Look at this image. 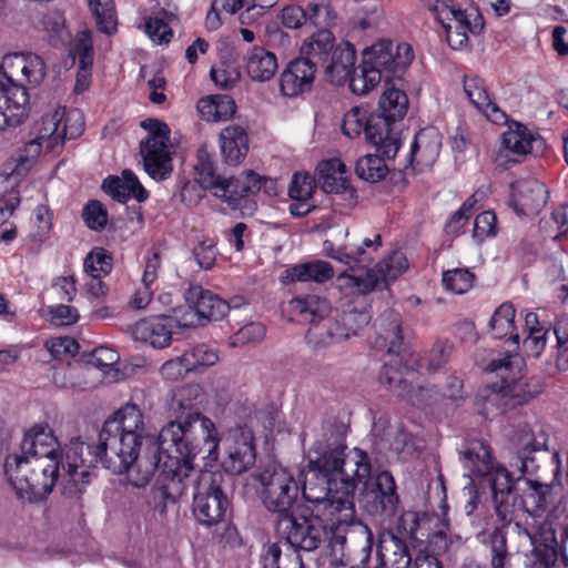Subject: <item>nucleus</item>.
<instances>
[{
    "mask_svg": "<svg viewBox=\"0 0 568 568\" xmlns=\"http://www.w3.org/2000/svg\"><path fill=\"white\" fill-rule=\"evenodd\" d=\"M82 442L72 438L60 449L53 430L48 425H36L29 429L21 442L20 450L6 458L4 473L19 499L36 501L47 497L58 479L62 480L63 494L73 496L82 493V485L90 481L92 467L85 469L81 459L74 463L68 458L70 445Z\"/></svg>",
    "mask_w": 568,
    "mask_h": 568,
    "instance_id": "obj_1",
    "label": "nucleus"
},
{
    "mask_svg": "<svg viewBox=\"0 0 568 568\" xmlns=\"http://www.w3.org/2000/svg\"><path fill=\"white\" fill-rule=\"evenodd\" d=\"M346 427L342 423L328 424L322 436L308 450V471L302 495L306 501L329 500L348 501L355 510L354 493L358 481L371 475L369 457L363 449L354 448L345 455L347 448Z\"/></svg>",
    "mask_w": 568,
    "mask_h": 568,
    "instance_id": "obj_2",
    "label": "nucleus"
},
{
    "mask_svg": "<svg viewBox=\"0 0 568 568\" xmlns=\"http://www.w3.org/2000/svg\"><path fill=\"white\" fill-rule=\"evenodd\" d=\"M308 503L313 505L310 517L295 516L292 513L277 518L275 524L277 535L297 552L314 551L328 540L334 557L333 562L346 566L348 559L344 552L345 532L355 523L356 510L351 509L348 501L337 503V505L329 500Z\"/></svg>",
    "mask_w": 568,
    "mask_h": 568,
    "instance_id": "obj_3",
    "label": "nucleus"
},
{
    "mask_svg": "<svg viewBox=\"0 0 568 568\" xmlns=\"http://www.w3.org/2000/svg\"><path fill=\"white\" fill-rule=\"evenodd\" d=\"M144 434V418L141 409L134 404H128L104 422L97 445L73 442L68 450V458L74 463L82 453H87V459L81 464L84 469L95 468L101 464L112 473H121L128 463L136 458ZM81 462L83 463V459ZM85 471L81 470V474Z\"/></svg>",
    "mask_w": 568,
    "mask_h": 568,
    "instance_id": "obj_4",
    "label": "nucleus"
},
{
    "mask_svg": "<svg viewBox=\"0 0 568 568\" xmlns=\"http://www.w3.org/2000/svg\"><path fill=\"white\" fill-rule=\"evenodd\" d=\"M201 387L196 384L184 385L176 389L170 406L173 420L160 430L163 447H178L184 456H197L202 443H211L207 459H219L220 443L215 436L214 423L203 416L197 407Z\"/></svg>",
    "mask_w": 568,
    "mask_h": 568,
    "instance_id": "obj_5",
    "label": "nucleus"
},
{
    "mask_svg": "<svg viewBox=\"0 0 568 568\" xmlns=\"http://www.w3.org/2000/svg\"><path fill=\"white\" fill-rule=\"evenodd\" d=\"M178 447H163L161 433L150 454L136 458L125 466L120 474L126 473L128 481L136 488L145 487L154 473L159 474L160 491L164 503H176L185 493V481L193 475V459L196 456H184Z\"/></svg>",
    "mask_w": 568,
    "mask_h": 568,
    "instance_id": "obj_6",
    "label": "nucleus"
},
{
    "mask_svg": "<svg viewBox=\"0 0 568 568\" xmlns=\"http://www.w3.org/2000/svg\"><path fill=\"white\" fill-rule=\"evenodd\" d=\"M45 77L43 59L32 52L3 57L0 64V131L19 125L29 112L26 85L37 87Z\"/></svg>",
    "mask_w": 568,
    "mask_h": 568,
    "instance_id": "obj_7",
    "label": "nucleus"
},
{
    "mask_svg": "<svg viewBox=\"0 0 568 568\" xmlns=\"http://www.w3.org/2000/svg\"><path fill=\"white\" fill-rule=\"evenodd\" d=\"M196 182L203 190L220 199L231 210L251 209L248 197L262 189L270 192L275 182L255 173L244 171L237 178H224L216 172L214 156L205 149L197 151V162L194 166Z\"/></svg>",
    "mask_w": 568,
    "mask_h": 568,
    "instance_id": "obj_8",
    "label": "nucleus"
},
{
    "mask_svg": "<svg viewBox=\"0 0 568 568\" xmlns=\"http://www.w3.org/2000/svg\"><path fill=\"white\" fill-rule=\"evenodd\" d=\"M193 485L192 513L196 521L206 527L221 524L230 508L225 493L226 479L221 471L195 469L185 481Z\"/></svg>",
    "mask_w": 568,
    "mask_h": 568,
    "instance_id": "obj_9",
    "label": "nucleus"
},
{
    "mask_svg": "<svg viewBox=\"0 0 568 568\" xmlns=\"http://www.w3.org/2000/svg\"><path fill=\"white\" fill-rule=\"evenodd\" d=\"M545 525L550 537L532 544L535 568H556L561 562L568 568V493L547 513Z\"/></svg>",
    "mask_w": 568,
    "mask_h": 568,
    "instance_id": "obj_10",
    "label": "nucleus"
},
{
    "mask_svg": "<svg viewBox=\"0 0 568 568\" xmlns=\"http://www.w3.org/2000/svg\"><path fill=\"white\" fill-rule=\"evenodd\" d=\"M346 295V293L344 292ZM347 295H352L347 293ZM358 297L337 312L334 320H328L323 326L310 327L306 338L314 348L328 347L341 343L352 335H357L372 320L371 312L362 294Z\"/></svg>",
    "mask_w": 568,
    "mask_h": 568,
    "instance_id": "obj_11",
    "label": "nucleus"
},
{
    "mask_svg": "<svg viewBox=\"0 0 568 568\" xmlns=\"http://www.w3.org/2000/svg\"><path fill=\"white\" fill-rule=\"evenodd\" d=\"M443 26L448 45L462 50L468 44V33L479 34L485 27L484 18L473 4L459 0H435L430 6Z\"/></svg>",
    "mask_w": 568,
    "mask_h": 568,
    "instance_id": "obj_12",
    "label": "nucleus"
},
{
    "mask_svg": "<svg viewBox=\"0 0 568 568\" xmlns=\"http://www.w3.org/2000/svg\"><path fill=\"white\" fill-rule=\"evenodd\" d=\"M408 267L406 256L395 251L382 260L375 268L365 272L352 271L344 272L336 278L338 288L342 292L351 294H366L383 285H387L389 281H394L403 274Z\"/></svg>",
    "mask_w": 568,
    "mask_h": 568,
    "instance_id": "obj_13",
    "label": "nucleus"
},
{
    "mask_svg": "<svg viewBox=\"0 0 568 568\" xmlns=\"http://www.w3.org/2000/svg\"><path fill=\"white\" fill-rule=\"evenodd\" d=\"M141 126L149 133L140 143L144 170L153 180L163 181L173 170L168 125L156 119H145Z\"/></svg>",
    "mask_w": 568,
    "mask_h": 568,
    "instance_id": "obj_14",
    "label": "nucleus"
},
{
    "mask_svg": "<svg viewBox=\"0 0 568 568\" xmlns=\"http://www.w3.org/2000/svg\"><path fill=\"white\" fill-rule=\"evenodd\" d=\"M500 383H494L480 388L475 397L477 413L486 418L505 413L517 405H523L532 397V393L526 390V383L521 379H511L500 375Z\"/></svg>",
    "mask_w": 568,
    "mask_h": 568,
    "instance_id": "obj_15",
    "label": "nucleus"
},
{
    "mask_svg": "<svg viewBox=\"0 0 568 568\" xmlns=\"http://www.w3.org/2000/svg\"><path fill=\"white\" fill-rule=\"evenodd\" d=\"M262 485L261 498L268 511L280 517L291 515L298 497L300 486L293 474L278 467L266 469L260 476Z\"/></svg>",
    "mask_w": 568,
    "mask_h": 568,
    "instance_id": "obj_16",
    "label": "nucleus"
},
{
    "mask_svg": "<svg viewBox=\"0 0 568 568\" xmlns=\"http://www.w3.org/2000/svg\"><path fill=\"white\" fill-rule=\"evenodd\" d=\"M221 466L225 473L241 475L251 469L256 462L254 434L246 427L230 429L222 438Z\"/></svg>",
    "mask_w": 568,
    "mask_h": 568,
    "instance_id": "obj_17",
    "label": "nucleus"
},
{
    "mask_svg": "<svg viewBox=\"0 0 568 568\" xmlns=\"http://www.w3.org/2000/svg\"><path fill=\"white\" fill-rule=\"evenodd\" d=\"M414 57L410 44L394 43L388 39H379L363 51L365 63L381 71L385 78L403 73L410 65Z\"/></svg>",
    "mask_w": 568,
    "mask_h": 568,
    "instance_id": "obj_18",
    "label": "nucleus"
},
{
    "mask_svg": "<svg viewBox=\"0 0 568 568\" xmlns=\"http://www.w3.org/2000/svg\"><path fill=\"white\" fill-rule=\"evenodd\" d=\"M364 484L362 503L365 510L373 516L393 517L399 504L397 486L389 471H381L371 479V475L358 484Z\"/></svg>",
    "mask_w": 568,
    "mask_h": 568,
    "instance_id": "obj_19",
    "label": "nucleus"
},
{
    "mask_svg": "<svg viewBox=\"0 0 568 568\" xmlns=\"http://www.w3.org/2000/svg\"><path fill=\"white\" fill-rule=\"evenodd\" d=\"M64 116V109H57L52 113L44 114L37 129V135L24 144L18 155L17 169H26L45 149L55 152L63 145L61 121Z\"/></svg>",
    "mask_w": 568,
    "mask_h": 568,
    "instance_id": "obj_20",
    "label": "nucleus"
},
{
    "mask_svg": "<svg viewBox=\"0 0 568 568\" xmlns=\"http://www.w3.org/2000/svg\"><path fill=\"white\" fill-rule=\"evenodd\" d=\"M406 368L398 358L386 363L379 373L381 384L388 387L397 397L405 399L414 406H427L430 404L433 389L429 387H418L414 389L405 377Z\"/></svg>",
    "mask_w": 568,
    "mask_h": 568,
    "instance_id": "obj_21",
    "label": "nucleus"
},
{
    "mask_svg": "<svg viewBox=\"0 0 568 568\" xmlns=\"http://www.w3.org/2000/svg\"><path fill=\"white\" fill-rule=\"evenodd\" d=\"M315 61L297 57L291 60L281 72L278 80L280 93L284 98H297L311 91L316 75Z\"/></svg>",
    "mask_w": 568,
    "mask_h": 568,
    "instance_id": "obj_22",
    "label": "nucleus"
},
{
    "mask_svg": "<svg viewBox=\"0 0 568 568\" xmlns=\"http://www.w3.org/2000/svg\"><path fill=\"white\" fill-rule=\"evenodd\" d=\"M537 136L525 125L514 122L503 133L500 146L495 155V163L498 166L507 168L510 163L518 162L532 150Z\"/></svg>",
    "mask_w": 568,
    "mask_h": 568,
    "instance_id": "obj_23",
    "label": "nucleus"
},
{
    "mask_svg": "<svg viewBox=\"0 0 568 568\" xmlns=\"http://www.w3.org/2000/svg\"><path fill=\"white\" fill-rule=\"evenodd\" d=\"M547 197V189L536 179H520L510 184L509 205L518 216L538 213Z\"/></svg>",
    "mask_w": 568,
    "mask_h": 568,
    "instance_id": "obj_24",
    "label": "nucleus"
},
{
    "mask_svg": "<svg viewBox=\"0 0 568 568\" xmlns=\"http://www.w3.org/2000/svg\"><path fill=\"white\" fill-rule=\"evenodd\" d=\"M393 122L378 111L369 112L366 123L365 139L376 148V152L393 159L397 154L400 141L393 130Z\"/></svg>",
    "mask_w": 568,
    "mask_h": 568,
    "instance_id": "obj_25",
    "label": "nucleus"
},
{
    "mask_svg": "<svg viewBox=\"0 0 568 568\" xmlns=\"http://www.w3.org/2000/svg\"><path fill=\"white\" fill-rule=\"evenodd\" d=\"M174 328L175 320L172 316H152L139 321L133 327V335L154 348H164L170 345Z\"/></svg>",
    "mask_w": 568,
    "mask_h": 568,
    "instance_id": "obj_26",
    "label": "nucleus"
},
{
    "mask_svg": "<svg viewBox=\"0 0 568 568\" xmlns=\"http://www.w3.org/2000/svg\"><path fill=\"white\" fill-rule=\"evenodd\" d=\"M185 302L196 310L203 321L222 320L230 311L226 301L200 285L189 287L185 292Z\"/></svg>",
    "mask_w": 568,
    "mask_h": 568,
    "instance_id": "obj_27",
    "label": "nucleus"
},
{
    "mask_svg": "<svg viewBox=\"0 0 568 568\" xmlns=\"http://www.w3.org/2000/svg\"><path fill=\"white\" fill-rule=\"evenodd\" d=\"M464 91L469 101L491 122L500 124L506 121V114L490 97L483 79L473 75L465 77Z\"/></svg>",
    "mask_w": 568,
    "mask_h": 568,
    "instance_id": "obj_28",
    "label": "nucleus"
},
{
    "mask_svg": "<svg viewBox=\"0 0 568 568\" xmlns=\"http://www.w3.org/2000/svg\"><path fill=\"white\" fill-rule=\"evenodd\" d=\"M244 69L254 82H268L278 70L277 57L263 47H253L244 57Z\"/></svg>",
    "mask_w": 568,
    "mask_h": 568,
    "instance_id": "obj_29",
    "label": "nucleus"
},
{
    "mask_svg": "<svg viewBox=\"0 0 568 568\" xmlns=\"http://www.w3.org/2000/svg\"><path fill=\"white\" fill-rule=\"evenodd\" d=\"M102 189L119 203H125L130 197L136 199L138 202H144L148 199L146 190L131 170H124L121 178L108 176L103 181Z\"/></svg>",
    "mask_w": 568,
    "mask_h": 568,
    "instance_id": "obj_30",
    "label": "nucleus"
},
{
    "mask_svg": "<svg viewBox=\"0 0 568 568\" xmlns=\"http://www.w3.org/2000/svg\"><path fill=\"white\" fill-rule=\"evenodd\" d=\"M381 235H376L374 240L365 239L363 245L356 246L352 244L339 245L338 247L329 241L325 240L323 250L326 256L334 258L343 264L364 265L371 262L372 257L367 254L365 247L377 250L381 246Z\"/></svg>",
    "mask_w": 568,
    "mask_h": 568,
    "instance_id": "obj_31",
    "label": "nucleus"
},
{
    "mask_svg": "<svg viewBox=\"0 0 568 568\" xmlns=\"http://www.w3.org/2000/svg\"><path fill=\"white\" fill-rule=\"evenodd\" d=\"M356 51L353 44L344 42L332 52L326 65V78L334 85H343L354 72Z\"/></svg>",
    "mask_w": 568,
    "mask_h": 568,
    "instance_id": "obj_32",
    "label": "nucleus"
},
{
    "mask_svg": "<svg viewBox=\"0 0 568 568\" xmlns=\"http://www.w3.org/2000/svg\"><path fill=\"white\" fill-rule=\"evenodd\" d=\"M221 152L230 165L240 164L248 152V138L240 125H229L220 134Z\"/></svg>",
    "mask_w": 568,
    "mask_h": 568,
    "instance_id": "obj_33",
    "label": "nucleus"
},
{
    "mask_svg": "<svg viewBox=\"0 0 568 568\" xmlns=\"http://www.w3.org/2000/svg\"><path fill=\"white\" fill-rule=\"evenodd\" d=\"M523 483L525 488L521 489L523 493L519 496L520 509L532 517L541 516L550 501L552 486L526 478L523 479Z\"/></svg>",
    "mask_w": 568,
    "mask_h": 568,
    "instance_id": "obj_34",
    "label": "nucleus"
},
{
    "mask_svg": "<svg viewBox=\"0 0 568 568\" xmlns=\"http://www.w3.org/2000/svg\"><path fill=\"white\" fill-rule=\"evenodd\" d=\"M442 148V138L434 128H425L416 135L410 146V164L430 165L435 162Z\"/></svg>",
    "mask_w": 568,
    "mask_h": 568,
    "instance_id": "obj_35",
    "label": "nucleus"
},
{
    "mask_svg": "<svg viewBox=\"0 0 568 568\" xmlns=\"http://www.w3.org/2000/svg\"><path fill=\"white\" fill-rule=\"evenodd\" d=\"M293 311L298 313L304 321H308L312 326H323L327 323L326 315L331 311L329 303L326 298L318 295H306L296 297L292 302Z\"/></svg>",
    "mask_w": 568,
    "mask_h": 568,
    "instance_id": "obj_36",
    "label": "nucleus"
},
{
    "mask_svg": "<svg viewBox=\"0 0 568 568\" xmlns=\"http://www.w3.org/2000/svg\"><path fill=\"white\" fill-rule=\"evenodd\" d=\"M462 459L464 467L475 477H484L495 465L489 447L479 440L468 444Z\"/></svg>",
    "mask_w": 568,
    "mask_h": 568,
    "instance_id": "obj_37",
    "label": "nucleus"
},
{
    "mask_svg": "<svg viewBox=\"0 0 568 568\" xmlns=\"http://www.w3.org/2000/svg\"><path fill=\"white\" fill-rule=\"evenodd\" d=\"M379 555L384 566L409 567L412 557L403 537L393 532L383 536L379 544Z\"/></svg>",
    "mask_w": 568,
    "mask_h": 568,
    "instance_id": "obj_38",
    "label": "nucleus"
},
{
    "mask_svg": "<svg viewBox=\"0 0 568 568\" xmlns=\"http://www.w3.org/2000/svg\"><path fill=\"white\" fill-rule=\"evenodd\" d=\"M335 37L328 29H320L310 36L301 47V57L315 61V65L321 61H326L329 53L333 52Z\"/></svg>",
    "mask_w": 568,
    "mask_h": 568,
    "instance_id": "obj_39",
    "label": "nucleus"
},
{
    "mask_svg": "<svg viewBox=\"0 0 568 568\" xmlns=\"http://www.w3.org/2000/svg\"><path fill=\"white\" fill-rule=\"evenodd\" d=\"M542 449H545V440H538L529 432L520 435L516 450V463L514 464L518 468L520 476L531 475L536 471L538 466L532 454Z\"/></svg>",
    "mask_w": 568,
    "mask_h": 568,
    "instance_id": "obj_40",
    "label": "nucleus"
},
{
    "mask_svg": "<svg viewBox=\"0 0 568 568\" xmlns=\"http://www.w3.org/2000/svg\"><path fill=\"white\" fill-rule=\"evenodd\" d=\"M318 182L326 193H341L346 189L345 165L338 159L322 162L317 168Z\"/></svg>",
    "mask_w": 568,
    "mask_h": 568,
    "instance_id": "obj_41",
    "label": "nucleus"
},
{
    "mask_svg": "<svg viewBox=\"0 0 568 568\" xmlns=\"http://www.w3.org/2000/svg\"><path fill=\"white\" fill-rule=\"evenodd\" d=\"M197 111L204 121H225L235 113V102L227 95L206 97L197 102Z\"/></svg>",
    "mask_w": 568,
    "mask_h": 568,
    "instance_id": "obj_42",
    "label": "nucleus"
},
{
    "mask_svg": "<svg viewBox=\"0 0 568 568\" xmlns=\"http://www.w3.org/2000/svg\"><path fill=\"white\" fill-rule=\"evenodd\" d=\"M285 273L286 277L291 281H313L317 283H324L334 275L332 265L328 262L320 260L294 265L293 267L287 268Z\"/></svg>",
    "mask_w": 568,
    "mask_h": 568,
    "instance_id": "obj_43",
    "label": "nucleus"
},
{
    "mask_svg": "<svg viewBox=\"0 0 568 568\" xmlns=\"http://www.w3.org/2000/svg\"><path fill=\"white\" fill-rule=\"evenodd\" d=\"M515 308L510 303H503L496 308L489 320V328L497 338L509 335V339L514 345H519V335L515 333Z\"/></svg>",
    "mask_w": 568,
    "mask_h": 568,
    "instance_id": "obj_44",
    "label": "nucleus"
},
{
    "mask_svg": "<svg viewBox=\"0 0 568 568\" xmlns=\"http://www.w3.org/2000/svg\"><path fill=\"white\" fill-rule=\"evenodd\" d=\"M408 98L403 90L387 88L378 103L377 111L393 123L400 121L407 113Z\"/></svg>",
    "mask_w": 568,
    "mask_h": 568,
    "instance_id": "obj_45",
    "label": "nucleus"
},
{
    "mask_svg": "<svg viewBox=\"0 0 568 568\" xmlns=\"http://www.w3.org/2000/svg\"><path fill=\"white\" fill-rule=\"evenodd\" d=\"M282 550L278 544L273 542L263 547L261 564L263 568H305L301 555L291 550L282 559Z\"/></svg>",
    "mask_w": 568,
    "mask_h": 568,
    "instance_id": "obj_46",
    "label": "nucleus"
},
{
    "mask_svg": "<svg viewBox=\"0 0 568 568\" xmlns=\"http://www.w3.org/2000/svg\"><path fill=\"white\" fill-rule=\"evenodd\" d=\"M381 329L379 337L388 343L389 352H395L402 343V318L394 310L385 311L377 320Z\"/></svg>",
    "mask_w": 568,
    "mask_h": 568,
    "instance_id": "obj_47",
    "label": "nucleus"
},
{
    "mask_svg": "<svg viewBox=\"0 0 568 568\" xmlns=\"http://www.w3.org/2000/svg\"><path fill=\"white\" fill-rule=\"evenodd\" d=\"M385 160L389 159L378 152L365 155L356 162V174L365 181L378 182L386 176L388 171Z\"/></svg>",
    "mask_w": 568,
    "mask_h": 568,
    "instance_id": "obj_48",
    "label": "nucleus"
},
{
    "mask_svg": "<svg viewBox=\"0 0 568 568\" xmlns=\"http://www.w3.org/2000/svg\"><path fill=\"white\" fill-rule=\"evenodd\" d=\"M487 545L490 552L491 568H507L510 562V554L507 547V536L503 527H496L488 534Z\"/></svg>",
    "mask_w": 568,
    "mask_h": 568,
    "instance_id": "obj_49",
    "label": "nucleus"
},
{
    "mask_svg": "<svg viewBox=\"0 0 568 568\" xmlns=\"http://www.w3.org/2000/svg\"><path fill=\"white\" fill-rule=\"evenodd\" d=\"M14 175L0 174V225L7 222L20 202Z\"/></svg>",
    "mask_w": 568,
    "mask_h": 568,
    "instance_id": "obj_50",
    "label": "nucleus"
},
{
    "mask_svg": "<svg viewBox=\"0 0 568 568\" xmlns=\"http://www.w3.org/2000/svg\"><path fill=\"white\" fill-rule=\"evenodd\" d=\"M88 4L95 18L98 30L105 34H112L116 30L113 0H88Z\"/></svg>",
    "mask_w": 568,
    "mask_h": 568,
    "instance_id": "obj_51",
    "label": "nucleus"
},
{
    "mask_svg": "<svg viewBox=\"0 0 568 568\" xmlns=\"http://www.w3.org/2000/svg\"><path fill=\"white\" fill-rule=\"evenodd\" d=\"M382 73L377 69L369 68L365 61H362L361 72L349 77V88L353 93L364 95L375 89L382 81Z\"/></svg>",
    "mask_w": 568,
    "mask_h": 568,
    "instance_id": "obj_52",
    "label": "nucleus"
},
{
    "mask_svg": "<svg viewBox=\"0 0 568 568\" xmlns=\"http://www.w3.org/2000/svg\"><path fill=\"white\" fill-rule=\"evenodd\" d=\"M307 22L320 29H328L336 24L337 13L329 2H310L306 7Z\"/></svg>",
    "mask_w": 568,
    "mask_h": 568,
    "instance_id": "obj_53",
    "label": "nucleus"
},
{
    "mask_svg": "<svg viewBox=\"0 0 568 568\" xmlns=\"http://www.w3.org/2000/svg\"><path fill=\"white\" fill-rule=\"evenodd\" d=\"M41 23L53 45L63 44L69 40L70 33L65 28V18L61 11L53 10L45 13Z\"/></svg>",
    "mask_w": 568,
    "mask_h": 568,
    "instance_id": "obj_54",
    "label": "nucleus"
},
{
    "mask_svg": "<svg viewBox=\"0 0 568 568\" xmlns=\"http://www.w3.org/2000/svg\"><path fill=\"white\" fill-rule=\"evenodd\" d=\"M494 507L498 519L501 521V527L505 529L509 526L516 516L517 510L520 509L519 497L515 491L501 493L493 496Z\"/></svg>",
    "mask_w": 568,
    "mask_h": 568,
    "instance_id": "obj_55",
    "label": "nucleus"
},
{
    "mask_svg": "<svg viewBox=\"0 0 568 568\" xmlns=\"http://www.w3.org/2000/svg\"><path fill=\"white\" fill-rule=\"evenodd\" d=\"M70 55L79 60V67L85 71L93 62V43L91 32L83 30L77 33L71 43Z\"/></svg>",
    "mask_w": 568,
    "mask_h": 568,
    "instance_id": "obj_56",
    "label": "nucleus"
},
{
    "mask_svg": "<svg viewBox=\"0 0 568 568\" xmlns=\"http://www.w3.org/2000/svg\"><path fill=\"white\" fill-rule=\"evenodd\" d=\"M84 270L93 278H102L112 271V257L104 248L92 250L84 258Z\"/></svg>",
    "mask_w": 568,
    "mask_h": 568,
    "instance_id": "obj_57",
    "label": "nucleus"
},
{
    "mask_svg": "<svg viewBox=\"0 0 568 568\" xmlns=\"http://www.w3.org/2000/svg\"><path fill=\"white\" fill-rule=\"evenodd\" d=\"M369 111L366 108L353 106L343 118L342 131L351 139L365 134Z\"/></svg>",
    "mask_w": 568,
    "mask_h": 568,
    "instance_id": "obj_58",
    "label": "nucleus"
},
{
    "mask_svg": "<svg viewBox=\"0 0 568 568\" xmlns=\"http://www.w3.org/2000/svg\"><path fill=\"white\" fill-rule=\"evenodd\" d=\"M186 366L196 369L199 366H212L219 361V354L215 348L200 344L184 352Z\"/></svg>",
    "mask_w": 568,
    "mask_h": 568,
    "instance_id": "obj_59",
    "label": "nucleus"
},
{
    "mask_svg": "<svg viewBox=\"0 0 568 568\" xmlns=\"http://www.w3.org/2000/svg\"><path fill=\"white\" fill-rule=\"evenodd\" d=\"M489 483L493 496L501 493H510L517 490L510 473L500 465H494L488 474L484 476Z\"/></svg>",
    "mask_w": 568,
    "mask_h": 568,
    "instance_id": "obj_60",
    "label": "nucleus"
},
{
    "mask_svg": "<svg viewBox=\"0 0 568 568\" xmlns=\"http://www.w3.org/2000/svg\"><path fill=\"white\" fill-rule=\"evenodd\" d=\"M474 282V274L466 268H456L444 272L443 284L454 293L463 294L467 292Z\"/></svg>",
    "mask_w": 568,
    "mask_h": 568,
    "instance_id": "obj_61",
    "label": "nucleus"
},
{
    "mask_svg": "<svg viewBox=\"0 0 568 568\" xmlns=\"http://www.w3.org/2000/svg\"><path fill=\"white\" fill-rule=\"evenodd\" d=\"M85 225L92 231H102L108 223L106 209L99 201H89L82 211Z\"/></svg>",
    "mask_w": 568,
    "mask_h": 568,
    "instance_id": "obj_62",
    "label": "nucleus"
},
{
    "mask_svg": "<svg viewBox=\"0 0 568 568\" xmlns=\"http://www.w3.org/2000/svg\"><path fill=\"white\" fill-rule=\"evenodd\" d=\"M266 334V328L262 323L251 322L242 326L231 338L230 344L234 347L244 346L248 343L261 342Z\"/></svg>",
    "mask_w": 568,
    "mask_h": 568,
    "instance_id": "obj_63",
    "label": "nucleus"
},
{
    "mask_svg": "<svg viewBox=\"0 0 568 568\" xmlns=\"http://www.w3.org/2000/svg\"><path fill=\"white\" fill-rule=\"evenodd\" d=\"M314 192L313 178L307 173H294L288 185V195L294 201H308Z\"/></svg>",
    "mask_w": 568,
    "mask_h": 568,
    "instance_id": "obj_64",
    "label": "nucleus"
}]
</instances>
